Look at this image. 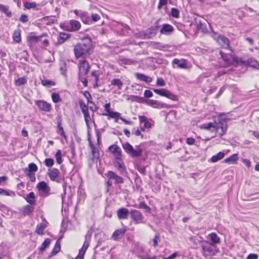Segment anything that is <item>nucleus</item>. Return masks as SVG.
<instances>
[{"instance_id": "f257e3e1", "label": "nucleus", "mask_w": 259, "mask_h": 259, "mask_svg": "<svg viewBox=\"0 0 259 259\" xmlns=\"http://www.w3.org/2000/svg\"><path fill=\"white\" fill-rule=\"evenodd\" d=\"M74 53L76 58L86 57L92 54L93 46L90 39H86L77 44L74 47Z\"/></svg>"}, {"instance_id": "f03ea898", "label": "nucleus", "mask_w": 259, "mask_h": 259, "mask_svg": "<svg viewBox=\"0 0 259 259\" xmlns=\"http://www.w3.org/2000/svg\"><path fill=\"white\" fill-rule=\"evenodd\" d=\"M122 146L125 152L132 157H137L142 155V151L139 146H136L134 149L133 147L128 142L122 144Z\"/></svg>"}, {"instance_id": "7ed1b4c3", "label": "nucleus", "mask_w": 259, "mask_h": 259, "mask_svg": "<svg viewBox=\"0 0 259 259\" xmlns=\"http://www.w3.org/2000/svg\"><path fill=\"white\" fill-rule=\"evenodd\" d=\"M122 146L125 152L132 157H137L142 155V151L139 146H136L134 149L133 147L128 142L122 144Z\"/></svg>"}, {"instance_id": "20e7f679", "label": "nucleus", "mask_w": 259, "mask_h": 259, "mask_svg": "<svg viewBox=\"0 0 259 259\" xmlns=\"http://www.w3.org/2000/svg\"><path fill=\"white\" fill-rule=\"evenodd\" d=\"M153 91L160 96L165 97L173 101L178 100V97L177 95L165 89H153Z\"/></svg>"}, {"instance_id": "39448f33", "label": "nucleus", "mask_w": 259, "mask_h": 259, "mask_svg": "<svg viewBox=\"0 0 259 259\" xmlns=\"http://www.w3.org/2000/svg\"><path fill=\"white\" fill-rule=\"evenodd\" d=\"M47 175L52 181H55L57 183H60L61 182V178L60 171L57 168H53L52 169H49L47 172Z\"/></svg>"}, {"instance_id": "423d86ee", "label": "nucleus", "mask_w": 259, "mask_h": 259, "mask_svg": "<svg viewBox=\"0 0 259 259\" xmlns=\"http://www.w3.org/2000/svg\"><path fill=\"white\" fill-rule=\"evenodd\" d=\"M36 188L39 191L41 192V196L47 197L50 194V187L45 181L38 183L36 185Z\"/></svg>"}, {"instance_id": "0eeeda50", "label": "nucleus", "mask_w": 259, "mask_h": 259, "mask_svg": "<svg viewBox=\"0 0 259 259\" xmlns=\"http://www.w3.org/2000/svg\"><path fill=\"white\" fill-rule=\"evenodd\" d=\"M90 69V66L87 61L84 60L80 61L79 63L78 76L87 75Z\"/></svg>"}, {"instance_id": "6e6552de", "label": "nucleus", "mask_w": 259, "mask_h": 259, "mask_svg": "<svg viewBox=\"0 0 259 259\" xmlns=\"http://www.w3.org/2000/svg\"><path fill=\"white\" fill-rule=\"evenodd\" d=\"M131 219L135 224L143 223L144 217L142 213L139 210H132L130 212Z\"/></svg>"}, {"instance_id": "1a4fd4ad", "label": "nucleus", "mask_w": 259, "mask_h": 259, "mask_svg": "<svg viewBox=\"0 0 259 259\" xmlns=\"http://www.w3.org/2000/svg\"><path fill=\"white\" fill-rule=\"evenodd\" d=\"M35 104L38 106L40 111L49 112L52 109L51 105L46 101L35 100Z\"/></svg>"}, {"instance_id": "9d476101", "label": "nucleus", "mask_w": 259, "mask_h": 259, "mask_svg": "<svg viewBox=\"0 0 259 259\" xmlns=\"http://www.w3.org/2000/svg\"><path fill=\"white\" fill-rule=\"evenodd\" d=\"M201 245L204 255H209L213 253V246L210 243L207 241H203L201 242Z\"/></svg>"}, {"instance_id": "9b49d317", "label": "nucleus", "mask_w": 259, "mask_h": 259, "mask_svg": "<svg viewBox=\"0 0 259 259\" xmlns=\"http://www.w3.org/2000/svg\"><path fill=\"white\" fill-rule=\"evenodd\" d=\"M146 103L148 105L157 109L167 108L170 107V106L165 103L154 100L148 99L146 100Z\"/></svg>"}, {"instance_id": "f8f14e48", "label": "nucleus", "mask_w": 259, "mask_h": 259, "mask_svg": "<svg viewBox=\"0 0 259 259\" xmlns=\"http://www.w3.org/2000/svg\"><path fill=\"white\" fill-rule=\"evenodd\" d=\"M220 54L226 63V65L229 66L235 61L234 56L231 53H226L222 51H220Z\"/></svg>"}, {"instance_id": "ddd939ff", "label": "nucleus", "mask_w": 259, "mask_h": 259, "mask_svg": "<svg viewBox=\"0 0 259 259\" xmlns=\"http://www.w3.org/2000/svg\"><path fill=\"white\" fill-rule=\"evenodd\" d=\"M113 164L121 174H123L126 172L125 165L121 157L114 158Z\"/></svg>"}, {"instance_id": "4468645a", "label": "nucleus", "mask_w": 259, "mask_h": 259, "mask_svg": "<svg viewBox=\"0 0 259 259\" xmlns=\"http://www.w3.org/2000/svg\"><path fill=\"white\" fill-rule=\"evenodd\" d=\"M74 13L76 16L80 17L82 22L84 24H90L91 23L90 17L88 13L82 12L76 10L74 11Z\"/></svg>"}, {"instance_id": "2eb2a0df", "label": "nucleus", "mask_w": 259, "mask_h": 259, "mask_svg": "<svg viewBox=\"0 0 259 259\" xmlns=\"http://www.w3.org/2000/svg\"><path fill=\"white\" fill-rule=\"evenodd\" d=\"M108 150L112 153L115 158L122 157V151L120 148L116 144L111 145Z\"/></svg>"}, {"instance_id": "dca6fc26", "label": "nucleus", "mask_w": 259, "mask_h": 259, "mask_svg": "<svg viewBox=\"0 0 259 259\" xmlns=\"http://www.w3.org/2000/svg\"><path fill=\"white\" fill-rule=\"evenodd\" d=\"M126 231V227L116 230L112 235L113 240L117 241L120 239Z\"/></svg>"}, {"instance_id": "f3484780", "label": "nucleus", "mask_w": 259, "mask_h": 259, "mask_svg": "<svg viewBox=\"0 0 259 259\" xmlns=\"http://www.w3.org/2000/svg\"><path fill=\"white\" fill-rule=\"evenodd\" d=\"M107 177L110 179H114L115 184H122L123 183V179L117 176L112 171H109L107 174Z\"/></svg>"}, {"instance_id": "a211bd4d", "label": "nucleus", "mask_w": 259, "mask_h": 259, "mask_svg": "<svg viewBox=\"0 0 259 259\" xmlns=\"http://www.w3.org/2000/svg\"><path fill=\"white\" fill-rule=\"evenodd\" d=\"M174 28L172 26L168 24H164L162 25L160 29V33L165 35H169L172 33Z\"/></svg>"}, {"instance_id": "6ab92c4d", "label": "nucleus", "mask_w": 259, "mask_h": 259, "mask_svg": "<svg viewBox=\"0 0 259 259\" xmlns=\"http://www.w3.org/2000/svg\"><path fill=\"white\" fill-rule=\"evenodd\" d=\"M218 41L223 48L230 50L229 41L227 37L223 36H219Z\"/></svg>"}, {"instance_id": "aec40b11", "label": "nucleus", "mask_w": 259, "mask_h": 259, "mask_svg": "<svg viewBox=\"0 0 259 259\" xmlns=\"http://www.w3.org/2000/svg\"><path fill=\"white\" fill-rule=\"evenodd\" d=\"M129 213L128 210L126 208H121L117 211V215L119 219L124 220L127 218Z\"/></svg>"}, {"instance_id": "412c9836", "label": "nucleus", "mask_w": 259, "mask_h": 259, "mask_svg": "<svg viewBox=\"0 0 259 259\" xmlns=\"http://www.w3.org/2000/svg\"><path fill=\"white\" fill-rule=\"evenodd\" d=\"M90 147L92 152V159H99L100 157V152L99 149L91 143H90Z\"/></svg>"}, {"instance_id": "4be33fe9", "label": "nucleus", "mask_w": 259, "mask_h": 259, "mask_svg": "<svg viewBox=\"0 0 259 259\" xmlns=\"http://www.w3.org/2000/svg\"><path fill=\"white\" fill-rule=\"evenodd\" d=\"M69 24L71 26L70 31H75L79 30L81 27V24L78 21L75 20H71L69 22Z\"/></svg>"}, {"instance_id": "5701e85b", "label": "nucleus", "mask_w": 259, "mask_h": 259, "mask_svg": "<svg viewBox=\"0 0 259 259\" xmlns=\"http://www.w3.org/2000/svg\"><path fill=\"white\" fill-rule=\"evenodd\" d=\"M174 65H177L178 68L186 69L187 67L186 61L185 60H179L178 59H174L172 61Z\"/></svg>"}, {"instance_id": "b1692460", "label": "nucleus", "mask_w": 259, "mask_h": 259, "mask_svg": "<svg viewBox=\"0 0 259 259\" xmlns=\"http://www.w3.org/2000/svg\"><path fill=\"white\" fill-rule=\"evenodd\" d=\"M24 199L30 205H33L35 204V196L33 192H31L26 195L24 197Z\"/></svg>"}, {"instance_id": "393cba45", "label": "nucleus", "mask_w": 259, "mask_h": 259, "mask_svg": "<svg viewBox=\"0 0 259 259\" xmlns=\"http://www.w3.org/2000/svg\"><path fill=\"white\" fill-rule=\"evenodd\" d=\"M200 128L209 130L212 132H216L217 130V127L215 126V125L212 122L203 124L201 125Z\"/></svg>"}, {"instance_id": "a878e982", "label": "nucleus", "mask_w": 259, "mask_h": 259, "mask_svg": "<svg viewBox=\"0 0 259 259\" xmlns=\"http://www.w3.org/2000/svg\"><path fill=\"white\" fill-rule=\"evenodd\" d=\"M136 76L137 79L146 82H150L152 81V78L151 77L142 73H137L136 74Z\"/></svg>"}, {"instance_id": "bb28decb", "label": "nucleus", "mask_w": 259, "mask_h": 259, "mask_svg": "<svg viewBox=\"0 0 259 259\" xmlns=\"http://www.w3.org/2000/svg\"><path fill=\"white\" fill-rule=\"evenodd\" d=\"M217 127L216 131H218L220 136L224 135L227 131V124L226 123H222L220 125H215Z\"/></svg>"}, {"instance_id": "cd10ccee", "label": "nucleus", "mask_w": 259, "mask_h": 259, "mask_svg": "<svg viewBox=\"0 0 259 259\" xmlns=\"http://www.w3.org/2000/svg\"><path fill=\"white\" fill-rule=\"evenodd\" d=\"M208 238L210 239L213 244H218L220 242V238L215 233H210Z\"/></svg>"}, {"instance_id": "c85d7f7f", "label": "nucleus", "mask_w": 259, "mask_h": 259, "mask_svg": "<svg viewBox=\"0 0 259 259\" xmlns=\"http://www.w3.org/2000/svg\"><path fill=\"white\" fill-rule=\"evenodd\" d=\"M13 39L17 43L21 41V31L19 29L15 30L13 34Z\"/></svg>"}, {"instance_id": "c756f323", "label": "nucleus", "mask_w": 259, "mask_h": 259, "mask_svg": "<svg viewBox=\"0 0 259 259\" xmlns=\"http://www.w3.org/2000/svg\"><path fill=\"white\" fill-rule=\"evenodd\" d=\"M69 36L70 35L65 33H60L59 36L58 37L57 43L59 44H63L69 37Z\"/></svg>"}, {"instance_id": "7c9ffc66", "label": "nucleus", "mask_w": 259, "mask_h": 259, "mask_svg": "<svg viewBox=\"0 0 259 259\" xmlns=\"http://www.w3.org/2000/svg\"><path fill=\"white\" fill-rule=\"evenodd\" d=\"M238 154H232L230 157L226 158L224 160V162L229 164H234L236 163V161L238 160Z\"/></svg>"}, {"instance_id": "2f4dec72", "label": "nucleus", "mask_w": 259, "mask_h": 259, "mask_svg": "<svg viewBox=\"0 0 259 259\" xmlns=\"http://www.w3.org/2000/svg\"><path fill=\"white\" fill-rule=\"evenodd\" d=\"M47 228V226L44 223H39L38 224L35 229V232L38 235H42L44 230Z\"/></svg>"}, {"instance_id": "473e14b6", "label": "nucleus", "mask_w": 259, "mask_h": 259, "mask_svg": "<svg viewBox=\"0 0 259 259\" xmlns=\"http://www.w3.org/2000/svg\"><path fill=\"white\" fill-rule=\"evenodd\" d=\"M92 77H93V82H94V85L95 87H97L98 81L99 80V71H94L91 73Z\"/></svg>"}, {"instance_id": "72a5a7b5", "label": "nucleus", "mask_w": 259, "mask_h": 259, "mask_svg": "<svg viewBox=\"0 0 259 259\" xmlns=\"http://www.w3.org/2000/svg\"><path fill=\"white\" fill-rule=\"evenodd\" d=\"M89 245H90V241L89 240H88L86 238L82 248L79 250V252L78 254H80V255H82L84 256L87 249H88V247L89 246Z\"/></svg>"}, {"instance_id": "f704fd0d", "label": "nucleus", "mask_w": 259, "mask_h": 259, "mask_svg": "<svg viewBox=\"0 0 259 259\" xmlns=\"http://www.w3.org/2000/svg\"><path fill=\"white\" fill-rule=\"evenodd\" d=\"M89 245H90V241L89 240H88L86 238L82 248L79 250V252L78 254H80V255H82L84 256L87 249H88V247L89 246Z\"/></svg>"}, {"instance_id": "c9c22d12", "label": "nucleus", "mask_w": 259, "mask_h": 259, "mask_svg": "<svg viewBox=\"0 0 259 259\" xmlns=\"http://www.w3.org/2000/svg\"><path fill=\"white\" fill-rule=\"evenodd\" d=\"M89 245H90V241L89 240H88L86 238L82 248L79 250V252L78 254H80V255H82L84 256L87 249H88V247L89 246Z\"/></svg>"}, {"instance_id": "e433bc0d", "label": "nucleus", "mask_w": 259, "mask_h": 259, "mask_svg": "<svg viewBox=\"0 0 259 259\" xmlns=\"http://www.w3.org/2000/svg\"><path fill=\"white\" fill-rule=\"evenodd\" d=\"M9 7L7 6H5L0 4V11L4 13L8 17H11L12 16V12L9 10Z\"/></svg>"}, {"instance_id": "4c0bfd02", "label": "nucleus", "mask_w": 259, "mask_h": 259, "mask_svg": "<svg viewBox=\"0 0 259 259\" xmlns=\"http://www.w3.org/2000/svg\"><path fill=\"white\" fill-rule=\"evenodd\" d=\"M225 154L222 152H219L217 155H213L211 158L212 162H216L224 157Z\"/></svg>"}, {"instance_id": "58836bf2", "label": "nucleus", "mask_w": 259, "mask_h": 259, "mask_svg": "<svg viewBox=\"0 0 259 259\" xmlns=\"http://www.w3.org/2000/svg\"><path fill=\"white\" fill-rule=\"evenodd\" d=\"M0 194L4 196H8L11 197H14L16 196V194L14 191L5 190L0 188Z\"/></svg>"}, {"instance_id": "ea45409f", "label": "nucleus", "mask_w": 259, "mask_h": 259, "mask_svg": "<svg viewBox=\"0 0 259 259\" xmlns=\"http://www.w3.org/2000/svg\"><path fill=\"white\" fill-rule=\"evenodd\" d=\"M102 115L104 116H108L111 118H114L116 119H120V117H121L120 116V114L119 112H113L112 111L109 112V113H103Z\"/></svg>"}, {"instance_id": "a19ab883", "label": "nucleus", "mask_w": 259, "mask_h": 259, "mask_svg": "<svg viewBox=\"0 0 259 259\" xmlns=\"http://www.w3.org/2000/svg\"><path fill=\"white\" fill-rule=\"evenodd\" d=\"M47 34L45 33L42 34L41 35L39 36H35V35H30L29 36V39L34 42H39L41 40V38H42L44 37H46Z\"/></svg>"}, {"instance_id": "79ce46f5", "label": "nucleus", "mask_w": 259, "mask_h": 259, "mask_svg": "<svg viewBox=\"0 0 259 259\" xmlns=\"http://www.w3.org/2000/svg\"><path fill=\"white\" fill-rule=\"evenodd\" d=\"M50 243L51 240L50 239L47 238L45 239L39 248V251L40 252H43L48 247H49Z\"/></svg>"}, {"instance_id": "37998d69", "label": "nucleus", "mask_w": 259, "mask_h": 259, "mask_svg": "<svg viewBox=\"0 0 259 259\" xmlns=\"http://www.w3.org/2000/svg\"><path fill=\"white\" fill-rule=\"evenodd\" d=\"M111 85L118 87L119 90H121L123 85V82L119 79H113L111 82Z\"/></svg>"}, {"instance_id": "c03bdc74", "label": "nucleus", "mask_w": 259, "mask_h": 259, "mask_svg": "<svg viewBox=\"0 0 259 259\" xmlns=\"http://www.w3.org/2000/svg\"><path fill=\"white\" fill-rule=\"evenodd\" d=\"M57 133L62 136H63L64 138H66V136L65 135L64 129L63 127L61 126V121H59L57 125Z\"/></svg>"}, {"instance_id": "a18cd8bd", "label": "nucleus", "mask_w": 259, "mask_h": 259, "mask_svg": "<svg viewBox=\"0 0 259 259\" xmlns=\"http://www.w3.org/2000/svg\"><path fill=\"white\" fill-rule=\"evenodd\" d=\"M61 249L60 242L57 240L56 242L55 246L52 251V255H54L56 254Z\"/></svg>"}, {"instance_id": "49530a36", "label": "nucleus", "mask_w": 259, "mask_h": 259, "mask_svg": "<svg viewBox=\"0 0 259 259\" xmlns=\"http://www.w3.org/2000/svg\"><path fill=\"white\" fill-rule=\"evenodd\" d=\"M134 206L135 207H137V208H138L140 209H145L148 211H149L150 210V208L144 201L141 202L139 203V205H137V204H136Z\"/></svg>"}, {"instance_id": "de8ad7c7", "label": "nucleus", "mask_w": 259, "mask_h": 259, "mask_svg": "<svg viewBox=\"0 0 259 259\" xmlns=\"http://www.w3.org/2000/svg\"><path fill=\"white\" fill-rule=\"evenodd\" d=\"M33 207L29 205H27L23 207V213L25 214H29L33 210Z\"/></svg>"}, {"instance_id": "09e8293b", "label": "nucleus", "mask_w": 259, "mask_h": 259, "mask_svg": "<svg viewBox=\"0 0 259 259\" xmlns=\"http://www.w3.org/2000/svg\"><path fill=\"white\" fill-rule=\"evenodd\" d=\"M52 98L53 101L55 103H59L62 101V99L60 98L59 94L55 92L53 93L52 94Z\"/></svg>"}, {"instance_id": "8fccbe9b", "label": "nucleus", "mask_w": 259, "mask_h": 259, "mask_svg": "<svg viewBox=\"0 0 259 259\" xmlns=\"http://www.w3.org/2000/svg\"><path fill=\"white\" fill-rule=\"evenodd\" d=\"M61 155H62L61 150H58L55 154V157L56 159V162L59 164H61L63 161L62 158H61Z\"/></svg>"}, {"instance_id": "3c124183", "label": "nucleus", "mask_w": 259, "mask_h": 259, "mask_svg": "<svg viewBox=\"0 0 259 259\" xmlns=\"http://www.w3.org/2000/svg\"><path fill=\"white\" fill-rule=\"evenodd\" d=\"M189 239L193 243V247L194 248H197L199 240L196 238V237L192 236L189 237Z\"/></svg>"}, {"instance_id": "603ef678", "label": "nucleus", "mask_w": 259, "mask_h": 259, "mask_svg": "<svg viewBox=\"0 0 259 259\" xmlns=\"http://www.w3.org/2000/svg\"><path fill=\"white\" fill-rule=\"evenodd\" d=\"M27 82V79L25 77H21L15 80V84L20 86L25 84Z\"/></svg>"}, {"instance_id": "864d4df0", "label": "nucleus", "mask_w": 259, "mask_h": 259, "mask_svg": "<svg viewBox=\"0 0 259 259\" xmlns=\"http://www.w3.org/2000/svg\"><path fill=\"white\" fill-rule=\"evenodd\" d=\"M24 6L26 9H35L36 8L37 5L35 2H26L24 4Z\"/></svg>"}, {"instance_id": "5fc2aeb1", "label": "nucleus", "mask_w": 259, "mask_h": 259, "mask_svg": "<svg viewBox=\"0 0 259 259\" xmlns=\"http://www.w3.org/2000/svg\"><path fill=\"white\" fill-rule=\"evenodd\" d=\"M41 83L43 85L49 87L51 86H54L56 84L55 82L50 80H42Z\"/></svg>"}, {"instance_id": "6e6d98bb", "label": "nucleus", "mask_w": 259, "mask_h": 259, "mask_svg": "<svg viewBox=\"0 0 259 259\" xmlns=\"http://www.w3.org/2000/svg\"><path fill=\"white\" fill-rule=\"evenodd\" d=\"M29 172H35L38 169L37 165L34 163H30L28 165Z\"/></svg>"}, {"instance_id": "4d7b16f0", "label": "nucleus", "mask_w": 259, "mask_h": 259, "mask_svg": "<svg viewBox=\"0 0 259 259\" xmlns=\"http://www.w3.org/2000/svg\"><path fill=\"white\" fill-rule=\"evenodd\" d=\"M45 162L46 165L49 167H52L54 164V161L52 158H46Z\"/></svg>"}, {"instance_id": "13d9d810", "label": "nucleus", "mask_w": 259, "mask_h": 259, "mask_svg": "<svg viewBox=\"0 0 259 259\" xmlns=\"http://www.w3.org/2000/svg\"><path fill=\"white\" fill-rule=\"evenodd\" d=\"M153 246L156 247L158 245V242L160 241V236L158 235H155L154 238L152 240Z\"/></svg>"}, {"instance_id": "bf43d9fd", "label": "nucleus", "mask_w": 259, "mask_h": 259, "mask_svg": "<svg viewBox=\"0 0 259 259\" xmlns=\"http://www.w3.org/2000/svg\"><path fill=\"white\" fill-rule=\"evenodd\" d=\"M171 15L174 17L178 18L179 17V11L177 9L172 8Z\"/></svg>"}, {"instance_id": "052dcab7", "label": "nucleus", "mask_w": 259, "mask_h": 259, "mask_svg": "<svg viewBox=\"0 0 259 259\" xmlns=\"http://www.w3.org/2000/svg\"><path fill=\"white\" fill-rule=\"evenodd\" d=\"M79 107L82 112L88 110V106L86 105L83 102H79Z\"/></svg>"}, {"instance_id": "680f3d73", "label": "nucleus", "mask_w": 259, "mask_h": 259, "mask_svg": "<svg viewBox=\"0 0 259 259\" xmlns=\"http://www.w3.org/2000/svg\"><path fill=\"white\" fill-rule=\"evenodd\" d=\"M79 78L84 87H87L88 85V82L86 78V75H80L79 76Z\"/></svg>"}, {"instance_id": "e2e57ef3", "label": "nucleus", "mask_w": 259, "mask_h": 259, "mask_svg": "<svg viewBox=\"0 0 259 259\" xmlns=\"http://www.w3.org/2000/svg\"><path fill=\"white\" fill-rule=\"evenodd\" d=\"M137 170L142 174L146 175V168L143 165H138L137 167Z\"/></svg>"}, {"instance_id": "0e129e2a", "label": "nucleus", "mask_w": 259, "mask_h": 259, "mask_svg": "<svg viewBox=\"0 0 259 259\" xmlns=\"http://www.w3.org/2000/svg\"><path fill=\"white\" fill-rule=\"evenodd\" d=\"M20 21L23 23H26L28 22V18L27 15L24 14H22L20 18Z\"/></svg>"}, {"instance_id": "69168bd1", "label": "nucleus", "mask_w": 259, "mask_h": 259, "mask_svg": "<svg viewBox=\"0 0 259 259\" xmlns=\"http://www.w3.org/2000/svg\"><path fill=\"white\" fill-rule=\"evenodd\" d=\"M27 175L30 181L34 182L35 181V175L34 172H28Z\"/></svg>"}, {"instance_id": "338daca9", "label": "nucleus", "mask_w": 259, "mask_h": 259, "mask_svg": "<svg viewBox=\"0 0 259 259\" xmlns=\"http://www.w3.org/2000/svg\"><path fill=\"white\" fill-rule=\"evenodd\" d=\"M156 84L158 86H164L165 85V81L162 78H158L156 81Z\"/></svg>"}, {"instance_id": "774afa93", "label": "nucleus", "mask_w": 259, "mask_h": 259, "mask_svg": "<svg viewBox=\"0 0 259 259\" xmlns=\"http://www.w3.org/2000/svg\"><path fill=\"white\" fill-rule=\"evenodd\" d=\"M258 255L255 253H250L247 256V259H257Z\"/></svg>"}]
</instances>
